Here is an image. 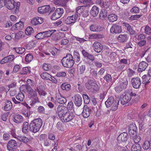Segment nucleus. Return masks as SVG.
<instances>
[{"label":"nucleus","instance_id":"nucleus-1","mask_svg":"<svg viewBox=\"0 0 151 151\" xmlns=\"http://www.w3.org/2000/svg\"><path fill=\"white\" fill-rule=\"evenodd\" d=\"M42 120L40 118H37L31 121L29 125V130L35 133L40 129L42 125Z\"/></svg>","mask_w":151,"mask_h":151},{"label":"nucleus","instance_id":"nucleus-2","mask_svg":"<svg viewBox=\"0 0 151 151\" xmlns=\"http://www.w3.org/2000/svg\"><path fill=\"white\" fill-rule=\"evenodd\" d=\"M136 95V94L131 90L127 91L121 97V104L124 105L127 103L131 100L132 97L135 96Z\"/></svg>","mask_w":151,"mask_h":151},{"label":"nucleus","instance_id":"nucleus-3","mask_svg":"<svg viewBox=\"0 0 151 151\" xmlns=\"http://www.w3.org/2000/svg\"><path fill=\"white\" fill-rule=\"evenodd\" d=\"M27 92L28 93V96L32 101L30 105L34 106L35 104L39 102L37 92L34 91L32 88H27Z\"/></svg>","mask_w":151,"mask_h":151},{"label":"nucleus","instance_id":"nucleus-4","mask_svg":"<svg viewBox=\"0 0 151 151\" xmlns=\"http://www.w3.org/2000/svg\"><path fill=\"white\" fill-rule=\"evenodd\" d=\"M62 65L66 68H70L74 64V61L72 56L69 54L64 57L61 61Z\"/></svg>","mask_w":151,"mask_h":151},{"label":"nucleus","instance_id":"nucleus-5","mask_svg":"<svg viewBox=\"0 0 151 151\" xmlns=\"http://www.w3.org/2000/svg\"><path fill=\"white\" fill-rule=\"evenodd\" d=\"M55 31H56L55 30H51L40 32L38 33L35 37L37 39H42L45 37H50Z\"/></svg>","mask_w":151,"mask_h":151},{"label":"nucleus","instance_id":"nucleus-6","mask_svg":"<svg viewBox=\"0 0 151 151\" xmlns=\"http://www.w3.org/2000/svg\"><path fill=\"white\" fill-rule=\"evenodd\" d=\"M80 18L78 14H75L68 17L65 22L67 24L71 26L73 24Z\"/></svg>","mask_w":151,"mask_h":151},{"label":"nucleus","instance_id":"nucleus-7","mask_svg":"<svg viewBox=\"0 0 151 151\" xmlns=\"http://www.w3.org/2000/svg\"><path fill=\"white\" fill-rule=\"evenodd\" d=\"M64 13V10L62 8L57 9L51 17L52 20H55L60 17Z\"/></svg>","mask_w":151,"mask_h":151},{"label":"nucleus","instance_id":"nucleus-8","mask_svg":"<svg viewBox=\"0 0 151 151\" xmlns=\"http://www.w3.org/2000/svg\"><path fill=\"white\" fill-rule=\"evenodd\" d=\"M68 111L66 107L63 106H58L57 108V113L60 120Z\"/></svg>","mask_w":151,"mask_h":151},{"label":"nucleus","instance_id":"nucleus-9","mask_svg":"<svg viewBox=\"0 0 151 151\" xmlns=\"http://www.w3.org/2000/svg\"><path fill=\"white\" fill-rule=\"evenodd\" d=\"M7 148L9 151H17V143L14 139H11L9 141Z\"/></svg>","mask_w":151,"mask_h":151},{"label":"nucleus","instance_id":"nucleus-10","mask_svg":"<svg viewBox=\"0 0 151 151\" xmlns=\"http://www.w3.org/2000/svg\"><path fill=\"white\" fill-rule=\"evenodd\" d=\"M75 116L73 113L68 111L61 119L63 122H67L70 121L74 118Z\"/></svg>","mask_w":151,"mask_h":151},{"label":"nucleus","instance_id":"nucleus-11","mask_svg":"<svg viewBox=\"0 0 151 151\" xmlns=\"http://www.w3.org/2000/svg\"><path fill=\"white\" fill-rule=\"evenodd\" d=\"M89 7L87 6H79L76 9L77 13L80 14V13L82 14L83 17H86L88 15V8Z\"/></svg>","mask_w":151,"mask_h":151},{"label":"nucleus","instance_id":"nucleus-12","mask_svg":"<svg viewBox=\"0 0 151 151\" xmlns=\"http://www.w3.org/2000/svg\"><path fill=\"white\" fill-rule=\"evenodd\" d=\"M16 99L19 101L16 100L14 97H12V101L15 104H21L22 105H24V103L21 102L23 101L24 98V95L22 93H20L16 96Z\"/></svg>","mask_w":151,"mask_h":151},{"label":"nucleus","instance_id":"nucleus-13","mask_svg":"<svg viewBox=\"0 0 151 151\" xmlns=\"http://www.w3.org/2000/svg\"><path fill=\"white\" fill-rule=\"evenodd\" d=\"M97 86V85L91 80L88 81V82L86 84V88L92 91L97 90L96 88Z\"/></svg>","mask_w":151,"mask_h":151},{"label":"nucleus","instance_id":"nucleus-14","mask_svg":"<svg viewBox=\"0 0 151 151\" xmlns=\"http://www.w3.org/2000/svg\"><path fill=\"white\" fill-rule=\"evenodd\" d=\"M4 5L9 10H12L15 7L16 2L14 0H4Z\"/></svg>","mask_w":151,"mask_h":151},{"label":"nucleus","instance_id":"nucleus-15","mask_svg":"<svg viewBox=\"0 0 151 151\" xmlns=\"http://www.w3.org/2000/svg\"><path fill=\"white\" fill-rule=\"evenodd\" d=\"M128 138L127 133L124 132L121 134L117 137V139L119 143L125 142L127 141Z\"/></svg>","mask_w":151,"mask_h":151},{"label":"nucleus","instance_id":"nucleus-16","mask_svg":"<svg viewBox=\"0 0 151 151\" xmlns=\"http://www.w3.org/2000/svg\"><path fill=\"white\" fill-rule=\"evenodd\" d=\"M43 22V18L41 17H34L32 19L30 23L32 25L36 26L42 24Z\"/></svg>","mask_w":151,"mask_h":151},{"label":"nucleus","instance_id":"nucleus-17","mask_svg":"<svg viewBox=\"0 0 151 151\" xmlns=\"http://www.w3.org/2000/svg\"><path fill=\"white\" fill-rule=\"evenodd\" d=\"M110 31L111 33H119L122 32L121 27L117 24H114L111 27Z\"/></svg>","mask_w":151,"mask_h":151},{"label":"nucleus","instance_id":"nucleus-18","mask_svg":"<svg viewBox=\"0 0 151 151\" xmlns=\"http://www.w3.org/2000/svg\"><path fill=\"white\" fill-rule=\"evenodd\" d=\"M92 47L95 51L98 53L101 52L103 48L102 45L100 43L97 42H96L94 43Z\"/></svg>","mask_w":151,"mask_h":151},{"label":"nucleus","instance_id":"nucleus-19","mask_svg":"<svg viewBox=\"0 0 151 151\" xmlns=\"http://www.w3.org/2000/svg\"><path fill=\"white\" fill-rule=\"evenodd\" d=\"M131 81L133 87L135 88H139L141 84L140 79L139 78H133Z\"/></svg>","mask_w":151,"mask_h":151},{"label":"nucleus","instance_id":"nucleus-20","mask_svg":"<svg viewBox=\"0 0 151 151\" xmlns=\"http://www.w3.org/2000/svg\"><path fill=\"white\" fill-rule=\"evenodd\" d=\"M95 4L99 5L102 8L107 9L109 6V3L108 1L104 2L103 0H96Z\"/></svg>","mask_w":151,"mask_h":151},{"label":"nucleus","instance_id":"nucleus-21","mask_svg":"<svg viewBox=\"0 0 151 151\" xmlns=\"http://www.w3.org/2000/svg\"><path fill=\"white\" fill-rule=\"evenodd\" d=\"M50 9L49 5L44 6L38 7V12L40 14H43L48 12Z\"/></svg>","mask_w":151,"mask_h":151},{"label":"nucleus","instance_id":"nucleus-22","mask_svg":"<svg viewBox=\"0 0 151 151\" xmlns=\"http://www.w3.org/2000/svg\"><path fill=\"white\" fill-rule=\"evenodd\" d=\"M14 56L13 55H9L3 58L1 60L0 63L1 64L9 63L13 61L14 58Z\"/></svg>","mask_w":151,"mask_h":151},{"label":"nucleus","instance_id":"nucleus-23","mask_svg":"<svg viewBox=\"0 0 151 151\" xmlns=\"http://www.w3.org/2000/svg\"><path fill=\"white\" fill-rule=\"evenodd\" d=\"M91 111V109L87 105H84L82 113L83 117L85 118L88 117L90 114Z\"/></svg>","mask_w":151,"mask_h":151},{"label":"nucleus","instance_id":"nucleus-24","mask_svg":"<svg viewBox=\"0 0 151 151\" xmlns=\"http://www.w3.org/2000/svg\"><path fill=\"white\" fill-rule=\"evenodd\" d=\"M75 99L74 101L75 105L77 106H80L82 103V99L81 97L79 95H76L74 96Z\"/></svg>","mask_w":151,"mask_h":151},{"label":"nucleus","instance_id":"nucleus-25","mask_svg":"<svg viewBox=\"0 0 151 151\" xmlns=\"http://www.w3.org/2000/svg\"><path fill=\"white\" fill-rule=\"evenodd\" d=\"M24 27V23L22 21H20L15 24V25L12 27L11 29L12 30H21Z\"/></svg>","mask_w":151,"mask_h":151},{"label":"nucleus","instance_id":"nucleus-26","mask_svg":"<svg viewBox=\"0 0 151 151\" xmlns=\"http://www.w3.org/2000/svg\"><path fill=\"white\" fill-rule=\"evenodd\" d=\"M137 128L135 125H130L129 130V133L131 135H136Z\"/></svg>","mask_w":151,"mask_h":151},{"label":"nucleus","instance_id":"nucleus-27","mask_svg":"<svg viewBox=\"0 0 151 151\" xmlns=\"http://www.w3.org/2000/svg\"><path fill=\"white\" fill-rule=\"evenodd\" d=\"M148 64L146 62L142 61L139 64L138 70L139 72H142L145 70Z\"/></svg>","mask_w":151,"mask_h":151},{"label":"nucleus","instance_id":"nucleus-28","mask_svg":"<svg viewBox=\"0 0 151 151\" xmlns=\"http://www.w3.org/2000/svg\"><path fill=\"white\" fill-rule=\"evenodd\" d=\"M13 121L17 123H20L24 121V118L20 115L16 114L14 116Z\"/></svg>","mask_w":151,"mask_h":151},{"label":"nucleus","instance_id":"nucleus-29","mask_svg":"<svg viewBox=\"0 0 151 151\" xmlns=\"http://www.w3.org/2000/svg\"><path fill=\"white\" fill-rule=\"evenodd\" d=\"M117 39L119 42H124L128 40V37L126 34H121L118 36Z\"/></svg>","mask_w":151,"mask_h":151},{"label":"nucleus","instance_id":"nucleus-30","mask_svg":"<svg viewBox=\"0 0 151 151\" xmlns=\"http://www.w3.org/2000/svg\"><path fill=\"white\" fill-rule=\"evenodd\" d=\"M99 8L96 6H93L90 11L91 14L93 17L96 16L99 13Z\"/></svg>","mask_w":151,"mask_h":151},{"label":"nucleus","instance_id":"nucleus-31","mask_svg":"<svg viewBox=\"0 0 151 151\" xmlns=\"http://www.w3.org/2000/svg\"><path fill=\"white\" fill-rule=\"evenodd\" d=\"M114 98L113 96L109 97L108 100L105 102V104L107 107L109 108L114 103Z\"/></svg>","mask_w":151,"mask_h":151},{"label":"nucleus","instance_id":"nucleus-32","mask_svg":"<svg viewBox=\"0 0 151 151\" xmlns=\"http://www.w3.org/2000/svg\"><path fill=\"white\" fill-rule=\"evenodd\" d=\"M120 99L119 98H116L114 100V103L112 105L111 110L112 111H116L118 108V106L119 104Z\"/></svg>","mask_w":151,"mask_h":151},{"label":"nucleus","instance_id":"nucleus-33","mask_svg":"<svg viewBox=\"0 0 151 151\" xmlns=\"http://www.w3.org/2000/svg\"><path fill=\"white\" fill-rule=\"evenodd\" d=\"M27 85L25 86L23 85L22 87L20 88V89H21L23 88H26V90H27V88L29 87L31 88V86H33L34 85V82L31 79H29L27 81Z\"/></svg>","mask_w":151,"mask_h":151},{"label":"nucleus","instance_id":"nucleus-34","mask_svg":"<svg viewBox=\"0 0 151 151\" xmlns=\"http://www.w3.org/2000/svg\"><path fill=\"white\" fill-rule=\"evenodd\" d=\"M12 107V104L11 102L9 101H6L5 106H4V110L5 111L10 110Z\"/></svg>","mask_w":151,"mask_h":151},{"label":"nucleus","instance_id":"nucleus-35","mask_svg":"<svg viewBox=\"0 0 151 151\" xmlns=\"http://www.w3.org/2000/svg\"><path fill=\"white\" fill-rule=\"evenodd\" d=\"M61 88L63 90L69 91L71 89V86L70 84L66 83H63L61 85Z\"/></svg>","mask_w":151,"mask_h":151},{"label":"nucleus","instance_id":"nucleus-36","mask_svg":"<svg viewBox=\"0 0 151 151\" xmlns=\"http://www.w3.org/2000/svg\"><path fill=\"white\" fill-rule=\"evenodd\" d=\"M29 125L28 123L27 122H24L23 124L22 132L24 134L27 133L29 130Z\"/></svg>","mask_w":151,"mask_h":151},{"label":"nucleus","instance_id":"nucleus-37","mask_svg":"<svg viewBox=\"0 0 151 151\" xmlns=\"http://www.w3.org/2000/svg\"><path fill=\"white\" fill-rule=\"evenodd\" d=\"M68 0H54V3L56 5L64 6L68 1Z\"/></svg>","mask_w":151,"mask_h":151},{"label":"nucleus","instance_id":"nucleus-38","mask_svg":"<svg viewBox=\"0 0 151 151\" xmlns=\"http://www.w3.org/2000/svg\"><path fill=\"white\" fill-rule=\"evenodd\" d=\"M143 147L145 150H147L151 148V142L150 141L146 140L144 142Z\"/></svg>","mask_w":151,"mask_h":151},{"label":"nucleus","instance_id":"nucleus-39","mask_svg":"<svg viewBox=\"0 0 151 151\" xmlns=\"http://www.w3.org/2000/svg\"><path fill=\"white\" fill-rule=\"evenodd\" d=\"M108 20L111 22H114L117 20V16L114 14H111L108 16Z\"/></svg>","mask_w":151,"mask_h":151},{"label":"nucleus","instance_id":"nucleus-40","mask_svg":"<svg viewBox=\"0 0 151 151\" xmlns=\"http://www.w3.org/2000/svg\"><path fill=\"white\" fill-rule=\"evenodd\" d=\"M17 139L19 141L25 144H27L29 141L28 138L24 136H18Z\"/></svg>","mask_w":151,"mask_h":151},{"label":"nucleus","instance_id":"nucleus-41","mask_svg":"<svg viewBox=\"0 0 151 151\" xmlns=\"http://www.w3.org/2000/svg\"><path fill=\"white\" fill-rule=\"evenodd\" d=\"M79 2L86 5L87 7H89L90 5L93 4V2L91 0H79Z\"/></svg>","mask_w":151,"mask_h":151},{"label":"nucleus","instance_id":"nucleus-42","mask_svg":"<svg viewBox=\"0 0 151 151\" xmlns=\"http://www.w3.org/2000/svg\"><path fill=\"white\" fill-rule=\"evenodd\" d=\"M90 29L94 32H98L101 30V27L96 25H92L90 26Z\"/></svg>","mask_w":151,"mask_h":151},{"label":"nucleus","instance_id":"nucleus-43","mask_svg":"<svg viewBox=\"0 0 151 151\" xmlns=\"http://www.w3.org/2000/svg\"><path fill=\"white\" fill-rule=\"evenodd\" d=\"M74 59L76 62H78L80 60V54L77 51H74Z\"/></svg>","mask_w":151,"mask_h":151},{"label":"nucleus","instance_id":"nucleus-44","mask_svg":"<svg viewBox=\"0 0 151 151\" xmlns=\"http://www.w3.org/2000/svg\"><path fill=\"white\" fill-rule=\"evenodd\" d=\"M123 24L125 25V27H127V30L129 31V33L132 35H134L135 33V31L133 30L131 26L129 24L127 23H124Z\"/></svg>","mask_w":151,"mask_h":151},{"label":"nucleus","instance_id":"nucleus-45","mask_svg":"<svg viewBox=\"0 0 151 151\" xmlns=\"http://www.w3.org/2000/svg\"><path fill=\"white\" fill-rule=\"evenodd\" d=\"M37 43V42L35 41H31L29 42L27 45V48L28 49H31L34 47Z\"/></svg>","mask_w":151,"mask_h":151},{"label":"nucleus","instance_id":"nucleus-46","mask_svg":"<svg viewBox=\"0 0 151 151\" xmlns=\"http://www.w3.org/2000/svg\"><path fill=\"white\" fill-rule=\"evenodd\" d=\"M141 147L138 144L134 145L131 149V151H141Z\"/></svg>","mask_w":151,"mask_h":151},{"label":"nucleus","instance_id":"nucleus-47","mask_svg":"<svg viewBox=\"0 0 151 151\" xmlns=\"http://www.w3.org/2000/svg\"><path fill=\"white\" fill-rule=\"evenodd\" d=\"M99 18L101 19H106L107 17V14L104 10H101L99 14Z\"/></svg>","mask_w":151,"mask_h":151},{"label":"nucleus","instance_id":"nucleus-48","mask_svg":"<svg viewBox=\"0 0 151 151\" xmlns=\"http://www.w3.org/2000/svg\"><path fill=\"white\" fill-rule=\"evenodd\" d=\"M56 100L58 102L61 104H64L67 101L66 99L65 98L62 97L61 96L57 98Z\"/></svg>","mask_w":151,"mask_h":151},{"label":"nucleus","instance_id":"nucleus-49","mask_svg":"<svg viewBox=\"0 0 151 151\" xmlns=\"http://www.w3.org/2000/svg\"><path fill=\"white\" fill-rule=\"evenodd\" d=\"M34 32L33 28L31 27H28L25 29V33L26 35H30Z\"/></svg>","mask_w":151,"mask_h":151},{"label":"nucleus","instance_id":"nucleus-50","mask_svg":"<svg viewBox=\"0 0 151 151\" xmlns=\"http://www.w3.org/2000/svg\"><path fill=\"white\" fill-rule=\"evenodd\" d=\"M30 71L27 67H24L22 70L20 72V74L22 75L27 74L28 73H30Z\"/></svg>","mask_w":151,"mask_h":151},{"label":"nucleus","instance_id":"nucleus-51","mask_svg":"<svg viewBox=\"0 0 151 151\" xmlns=\"http://www.w3.org/2000/svg\"><path fill=\"white\" fill-rule=\"evenodd\" d=\"M142 78L143 80V83L147 84L150 82L149 81L150 79V76H146V75H144L142 76Z\"/></svg>","mask_w":151,"mask_h":151},{"label":"nucleus","instance_id":"nucleus-52","mask_svg":"<svg viewBox=\"0 0 151 151\" xmlns=\"http://www.w3.org/2000/svg\"><path fill=\"white\" fill-rule=\"evenodd\" d=\"M9 90V88H8L7 86L6 87L3 86L0 87V93H7V92Z\"/></svg>","mask_w":151,"mask_h":151},{"label":"nucleus","instance_id":"nucleus-53","mask_svg":"<svg viewBox=\"0 0 151 151\" xmlns=\"http://www.w3.org/2000/svg\"><path fill=\"white\" fill-rule=\"evenodd\" d=\"M41 77L44 79L48 80L49 78L50 75L47 72H44L42 73L40 75Z\"/></svg>","mask_w":151,"mask_h":151},{"label":"nucleus","instance_id":"nucleus-54","mask_svg":"<svg viewBox=\"0 0 151 151\" xmlns=\"http://www.w3.org/2000/svg\"><path fill=\"white\" fill-rule=\"evenodd\" d=\"M14 49H15L17 53L21 54H23L25 50L24 48L22 47L15 48H14Z\"/></svg>","mask_w":151,"mask_h":151},{"label":"nucleus","instance_id":"nucleus-55","mask_svg":"<svg viewBox=\"0 0 151 151\" xmlns=\"http://www.w3.org/2000/svg\"><path fill=\"white\" fill-rule=\"evenodd\" d=\"M56 127L60 131H63L64 130L62 123L60 122H58L57 123L56 125Z\"/></svg>","mask_w":151,"mask_h":151},{"label":"nucleus","instance_id":"nucleus-56","mask_svg":"<svg viewBox=\"0 0 151 151\" xmlns=\"http://www.w3.org/2000/svg\"><path fill=\"white\" fill-rule=\"evenodd\" d=\"M104 78L106 81L107 82H111L112 79L111 75L108 74L105 75Z\"/></svg>","mask_w":151,"mask_h":151},{"label":"nucleus","instance_id":"nucleus-57","mask_svg":"<svg viewBox=\"0 0 151 151\" xmlns=\"http://www.w3.org/2000/svg\"><path fill=\"white\" fill-rule=\"evenodd\" d=\"M33 56L31 54H28L25 57V60L27 62H30L32 60Z\"/></svg>","mask_w":151,"mask_h":151},{"label":"nucleus","instance_id":"nucleus-58","mask_svg":"<svg viewBox=\"0 0 151 151\" xmlns=\"http://www.w3.org/2000/svg\"><path fill=\"white\" fill-rule=\"evenodd\" d=\"M21 68V66L19 65H14L13 71L12 73H15L17 72Z\"/></svg>","mask_w":151,"mask_h":151},{"label":"nucleus","instance_id":"nucleus-59","mask_svg":"<svg viewBox=\"0 0 151 151\" xmlns=\"http://www.w3.org/2000/svg\"><path fill=\"white\" fill-rule=\"evenodd\" d=\"M118 84L121 87L123 90L125 89L127 87V84L128 82L127 81H125L124 82H121Z\"/></svg>","mask_w":151,"mask_h":151},{"label":"nucleus","instance_id":"nucleus-60","mask_svg":"<svg viewBox=\"0 0 151 151\" xmlns=\"http://www.w3.org/2000/svg\"><path fill=\"white\" fill-rule=\"evenodd\" d=\"M23 34L24 33L22 32L19 31V32L16 33L15 35V39L17 40H19L21 38Z\"/></svg>","mask_w":151,"mask_h":151},{"label":"nucleus","instance_id":"nucleus-61","mask_svg":"<svg viewBox=\"0 0 151 151\" xmlns=\"http://www.w3.org/2000/svg\"><path fill=\"white\" fill-rule=\"evenodd\" d=\"M136 38L139 41L144 40L145 38V35L144 34H140L136 36Z\"/></svg>","mask_w":151,"mask_h":151},{"label":"nucleus","instance_id":"nucleus-62","mask_svg":"<svg viewBox=\"0 0 151 151\" xmlns=\"http://www.w3.org/2000/svg\"><path fill=\"white\" fill-rule=\"evenodd\" d=\"M83 97L84 102L86 104H88L90 101L89 96L87 95L84 94L83 95Z\"/></svg>","mask_w":151,"mask_h":151},{"label":"nucleus","instance_id":"nucleus-63","mask_svg":"<svg viewBox=\"0 0 151 151\" xmlns=\"http://www.w3.org/2000/svg\"><path fill=\"white\" fill-rule=\"evenodd\" d=\"M139 9L136 6H134L130 10L131 12H133L134 13H137L139 12Z\"/></svg>","mask_w":151,"mask_h":151},{"label":"nucleus","instance_id":"nucleus-64","mask_svg":"<svg viewBox=\"0 0 151 151\" xmlns=\"http://www.w3.org/2000/svg\"><path fill=\"white\" fill-rule=\"evenodd\" d=\"M145 32L146 34L149 35L151 33V29L148 25H147L145 29Z\"/></svg>","mask_w":151,"mask_h":151}]
</instances>
